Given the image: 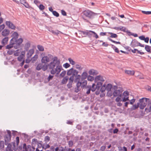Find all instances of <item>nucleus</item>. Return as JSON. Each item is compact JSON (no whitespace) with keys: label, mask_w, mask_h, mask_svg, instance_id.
<instances>
[{"label":"nucleus","mask_w":151,"mask_h":151,"mask_svg":"<svg viewBox=\"0 0 151 151\" xmlns=\"http://www.w3.org/2000/svg\"><path fill=\"white\" fill-rule=\"evenodd\" d=\"M78 71L72 68L70 69L67 70V74L70 76L72 75L68 79V83L67 85L68 88H70L72 87V84L73 81L76 83V87L75 88V92L76 93H78L81 90L80 87L81 85V82L80 81L81 75H78Z\"/></svg>","instance_id":"f257e3e1"},{"label":"nucleus","mask_w":151,"mask_h":151,"mask_svg":"<svg viewBox=\"0 0 151 151\" xmlns=\"http://www.w3.org/2000/svg\"><path fill=\"white\" fill-rule=\"evenodd\" d=\"M11 36L13 37L10 41L9 44L6 47V48L9 49L14 47L15 49H17L20 47L23 41V39L20 38L17 39L19 37V34L16 32H14L13 33Z\"/></svg>","instance_id":"f03ea898"},{"label":"nucleus","mask_w":151,"mask_h":151,"mask_svg":"<svg viewBox=\"0 0 151 151\" xmlns=\"http://www.w3.org/2000/svg\"><path fill=\"white\" fill-rule=\"evenodd\" d=\"M60 64H57V63L53 62H51L49 63L46 65L47 66V69L48 68L50 71V73L51 74L54 75L56 73L58 70H60V67H58V65Z\"/></svg>","instance_id":"7ed1b4c3"},{"label":"nucleus","mask_w":151,"mask_h":151,"mask_svg":"<svg viewBox=\"0 0 151 151\" xmlns=\"http://www.w3.org/2000/svg\"><path fill=\"white\" fill-rule=\"evenodd\" d=\"M7 134L5 135L4 141L5 144L6 145H8V146L6 148V150L8 151H13L11 149L12 145L10 143H9V142L11 140L12 135L11 132L9 130H7Z\"/></svg>","instance_id":"20e7f679"},{"label":"nucleus","mask_w":151,"mask_h":151,"mask_svg":"<svg viewBox=\"0 0 151 151\" xmlns=\"http://www.w3.org/2000/svg\"><path fill=\"white\" fill-rule=\"evenodd\" d=\"M83 15L87 17L90 19H92L98 15L99 14L93 12L92 11L89 10H87L83 11Z\"/></svg>","instance_id":"39448f33"},{"label":"nucleus","mask_w":151,"mask_h":151,"mask_svg":"<svg viewBox=\"0 0 151 151\" xmlns=\"http://www.w3.org/2000/svg\"><path fill=\"white\" fill-rule=\"evenodd\" d=\"M87 81L86 80L84 81L81 82V85L80 87L82 89L84 88H88L87 91L86 92V93L87 94H89L90 93L91 91V86L90 85L87 86Z\"/></svg>","instance_id":"423d86ee"},{"label":"nucleus","mask_w":151,"mask_h":151,"mask_svg":"<svg viewBox=\"0 0 151 151\" xmlns=\"http://www.w3.org/2000/svg\"><path fill=\"white\" fill-rule=\"evenodd\" d=\"M130 45L132 47H135L139 46L141 47H144V45H143L139 42L136 39L133 40L130 43Z\"/></svg>","instance_id":"0eeeda50"},{"label":"nucleus","mask_w":151,"mask_h":151,"mask_svg":"<svg viewBox=\"0 0 151 151\" xmlns=\"http://www.w3.org/2000/svg\"><path fill=\"white\" fill-rule=\"evenodd\" d=\"M145 99V98L144 97L139 100V102L138 103H139V108L141 109H143L147 105Z\"/></svg>","instance_id":"6e6552de"},{"label":"nucleus","mask_w":151,"mask_h":151,"mask_svg":"<svg viewBox=\"0 0 151 151\" xmlns=\"http://www.w3.org/2000/svg\"><path fill=\"white\" fill-rule=\"evenodd\" d=\"M112 29L115 30H119L121 31L126 32L128 34V33H131V32L127 29L125 27L120 26L119 27H112Z\"/></svg>","instance_id":"1a4fd4ad"},{"label":"nucleus","mask_w":151,"mask_h":151,"mask_svg":"<svg viewBox=\"0 0 151 151\" xmlns=\"http://www.w3.org/2000/svg\"><path fill=\"white\" fill-rule=\"evenodd\" d=\"M45 53H42L41 54V56H42V58L41 60V62L42 63L44 64L47 65V63L49 62L50 59L47 56H44L43 57V55H44Z\"/></svg>","instance_id":"9d476101"},{"label":"nucleus","mask_w":151,"mask_h":151,"mask_svg":"<svg viewBox=\"0 0 151 151\" xmlns=\"http://www.w3.org/2000/svg\"><path fill=\"white\" fill-rule=\"evenodd\" d=\"M36 69L37 70L42 69L43 71H45L47 70V66L46 65H43L42 63H39L37 66Z\"/></svg>","instance_id":"9b49d317"},{"label":"nucleus","mask_w":151,"mask_h":151,"mask_svg":"<svg viewBox=\"0 0 151 151\" xmlns=\"http://www.w3.org/2000/svg\"><path fill=\"white\" fill-rule=\"evenodd\" d=\"M122 91L120 90H115L114 91L113 94L114 97L118 96L121 97L122 95Z\"/></svg>","instance_id":"f8f14e48"},{"label":"nucleus","mask_w":151,"mask_h":151,"mask_svg":"<svg viewBox=\"0 0 151 151\" xmlns=\"http://www.w3.org/2000/svg\"><path fill=\"white\" fill-rule=\"evenodd\" d=\"M5 23L6 25L9 28L12 29H15L16 28V26L10 21H6Z\"/></svg>","instance_id":"ddd939ff"},{"label":"nucleus","mask_w":151,"mask_h":151,"mask_svg":"<svg viewBox=\"0 0 151 151\" xmlns=\"http://www.w3.org/2000/svg\"><path fill=\"white\" fill-rule=\"evenodd\" d=\"M88 75V73L86 72H83L81 76L80 81L82 82L83 81H85V80L87 77Z\"/></svg>","instance_id":"4468645a"},{"label":"nucleus","mask_w":151,"mask_h":151,"mask_svg":"<svg viewBox=\"0 0 151 151\" xmlns=\"http://www.w3.org/2000/svg\"><path fill=\"white\" fill-rule=\"evenodd\" d=\"M10 31L7 29H4L1 32V35L4 37H7L10 33Z\"/></svg>","instance_id":"2eb2a0df"},{"label":"nucleus","mask_w":151,"mask_h":151,"mask_svg":"<svg viewBox=\"0 0 151 151\" xmlns=\"http://www.w3.org/2000/svg\"><path fill=\"white\" fill-rule=\"evenodd\" d=\"M20 3L23 4L26 8H30L31 6H29V4L25 0H20Z\"/></svg>","instance_id":"dca6fc26"},{"label":"nucleus","mask_w":151,"mask_h":151,"mask_svg":"<svg viewBox=\"0 0 151 151\" xmlns=\"http://www.w3.org/2000/svg\"><path fill=\"white\" fill-rule=\"evenodd\" d=\"M99 81H101L103 82L104 81V80L102 76L100 75H99L95 78L94 81L95 83H96Z\"/></svg>","instance_id":"f3484780"},{"label":"nucleus","mask_w":151,"mask_h":151,"mask_svg":"<svg viewBox=\"0 0 151 151\" xmlns=\"http://www.w3.org/2000/svg\"><path fill=\"white\" fill-rule=\"evenodd\" d=\"M32 147L30 145H27L26 143H24L23 146L22 151H28V150Z\"/></svg>","instance_id":"a211bd4d"},{"label":"nucleus","mask_w":151,"mask_h":151,"mask_svg":"<svg viewBox=\"0 0 151 151\" xmlns=\"http://www.w3.org/2000/svg\"><path fill=\"white\" fill-rule=\"evenodd\" d=\"M9 40V38L8 37H5L1 41V44L2 45H5L7 44L8 41Z\"/></svg>","instance_id":"6ab92c4d"},{"label":"nucleus","mask_w":151,"mask_h":151,"mask_svg":"<svg viewBox=\"0 0 151 151\" xmlns=\"http://www.w3.org/2000/svg\"><path fill=\"white\" fill-rule=\"evenodd\" d=\"M39 142L36 139H32V147H35V145H37Z\"/></svg>","instance_id":"aec40b11"},{"label":"nucleus","mask_w":151,"mask_h":151,"mask_svg":"<svg viewBox=\"0 0 151 151\" xmlns=\"http://www.w3.org/2000/svg\"><path fill=\"white\" fill-rule=\"evenodd\" d=\"M34 52L33 49H31L30 50L27 54V56L28 58L30 57L34 53Z\"/></svg>","instance_id":"412c9836"},{"label":"nucleus","mask_w":151,"mask_h":151,"mask_svg":"<svg viewBox=\"0 0 151 151\" xmlns=\"http://www.w3.org/2000/svg\"><path fill=\"white\" fill-rule=\"evenodd\" d=\"M125 73L128 75L133 76L134 75L135 71L134 70H126L125 71Z\"/></svg>","instance_id":"4be33fe9"},{"label":"nucleus","mask_w":151,"mask_h":151,"mask_svg":"<svg viewBox=\"0 0 151 151\" xmlns=\"http://www.w3.org/2000/svg\"><path fill=\"white\" fill-rule=\"evenodd\" d=\"M106 90L108 92L111 91V89H113V88H112V85L110 83L108 84L106 86Z\"/></svg>","instance_id":"5701e85b"},{"label":"nucleus","mask_w":151,"mask_h":151,"mask_svg":"<svg viewBox=\"0 0 151 151\" xmlns=\"http://www.w3.org/2000/svg\"><path fill=\"white\" fill-rule=\"evenodd\" d=\"M87 30H86L85 31L82 30L79 31L80 34L81 35L82 37H86L87 36Z\"/></svg>","instance_id":"b1692460"},{"label":"nucleus","mask_w":151,"mask_h":151,"mask_svg":"<svg viewBox=\"0 0 151 151\" xmlns=\"http://www.w3.org/2000/svg\"><path fill=\"white\" fill-rule=\"evenodd\" d=\"M30 47V43L29 42H28L25 44L24 49L26 51L29 50V48Z\"/></svg>","instance_id":"393cba45"},{"label":"nucleus","mask_w":151,"mask_h":151,"mask_svg":"<svg viewBox=\"0 0 151 151\" xmlns=\"http://www.w3.org/2000/svg\"><path fill=\"white\" fill-rule=\"evenodd\" d=\"M69 79L68 76H65L62 80L61 83L62 84H66L67 83Z\"/></svg>","instance_id":"a878e982"},{"label":"nucleus","mask_w":151,"mask_h":151,"mask_svg":"<svg viewBox=\"0 0 151 151\" xmlns=\"http://www.w3.org/2000/svg\"><path fill=\"white\" fill-rule=\"evenodd\" d=\"M139 103L138 102L137 104H135L133 105L131 108V110H134L137 109L139 107Z\"/></svg>","instance_id":"bb28decb"},{"label":"nucleus","mask_w":151,"mask_h":151,"mask_svg":"<svg viewBox=\"0 0 151 151\" xmlns=\"http://www.w3.org/2000/svg\"><path fill=\"white\" fill-rule=\"evenodd\" d=\"M97 83L96 85V87L97 88V89L100 90V88L102 86L103 83L101 82H97Z\"/></svg>","instance_id":"cd10ccee"},{"label":"nucleus","mask_w":151,"mask_h":151,"mask_svg":"<svg viewBox=\"0 0 151 151\" xmlns=\"http://www.w3.org/2000/svg\"><path fill=\"white\" fill-rule=\"evenodd\" d=\"M52 62H53L57 63V64H60V62L59 60H58V58L57 57H55L53 58V60Z\"/></svg>","instance_id":"c85d7f7f"},{"label":"nucleus","mask_w":151,"mask_h":151,"mask_svg":"<svg viewBox=\"0 0 151 151\" xmlns=\"http://www.w3.org/2000/svg\"><path fill=\"white\" fill-rule=\"evenodd\" d=\"M150 46L147 45H146L145 47V49L148 52L151 53V49H150Z\"/></svg>","instance_id":"c756f323"},{"label":"nucleus","mask_w":151,"mask_h":151,"mask_svg":"<svg viewBox=\"0 0 151 151\" xmlns=\"http://www.w3.org/2000/svg\"><path fill=\"white\" fill-rule=\"evenodd\" d=\"M50 146L48 144H47V143H44L43 144L42 149L46 150L47 149L49 148Z\"/></svg>","instance_id":"7c9ffc66"},{"label":"nucleus","mask_w":151,"mask_h":151,"mask_svg":"<svg viewBox=\"0 0 151 151\" xmlns=\"http://www.w3.org/2000/svg\"><path fill=\"white\" fill-rule=\"evenodd\" d=\"M93 31L91 30H87V36L89 38H91L92 37L93 33L92 32H93Z\"/></svg>","instance_id":"2f4dec72"},{"label":"nucleus","mask_w":151,"mask_h":151,"mask_svg":"<svg viewBox=\"0 0 151 151\" xmlns=\"http://www.w3.org/2000/svg\"><path fill=\"white\" fill-rule=\"evenodd\" d=\"M108 33L111 35L110 37L111 38H116L118 37V35L116 34L110 32H108Z\"/></svg>","instance_id":"473e14b6"},{"label":"nucleus","mask_w":151,"mask_h":151,"mask_svg":"<svg viewBox=\"0 0 151 151\" xmlns=\"http://www.w3.org/2000/svg\"><path fill=\"white\" fill-rule=\"evenodd\" d=\"M97 88L96 87V85L95 83H93L92 86H91V91L92 92H94L95 91Z\"/></svg>","instance_id":"72a5a7b5"},{"label":"nucleus","mask_w":151,"mask_h":151,"mask_svg":"<svg viewBox=\"0 0 151 151\" xmlns=\"http://www.w3.org/2000/svg\"><path fill=\"white\" fill-rule=\"evenodd\" d=\"M107 39L109 41L112 42L114 43H115L116 44H121V43L119 42H117V41H116L114 40H112L111 39L110 37H108L107 38Z\"/></svg>","instance_id":"f704fd0d"},{"label":"nucleus","mask_w":151,"mask_h":151,"mask_svg":"<svg viewBox=\"0 0 151 151\" xmlns=\"http://www.w3.org/2000/svg\"><path fill=\"white\" fill-rule=\"evenodd\" d=\"M38 58V56L37 55H35L31 59L32 62L36 61Z\"/></svg>","instance_id":"c9c22d12"},{"label":"nucleus","mask_w":151,"mask_h":151,"mask_svg":"<svg viewBox=\"0 0 151 151\" xmlns=\"http://www.w3.org/2000/svg\"><path fill=\"white\" fill-rule=\"evenodd\" d=\"M37 47L40 51H42L44 50V48L42 46L38 45H37Z\"/></svg>","instance_id":"e433bc0d"},{"label":"nucleus","mask_w":151,"mask_h":151,"mask_svg":"<svg viewBox=\"0 0 151 151\" xmlns=\"http://www.w3.org/2000/svg\"><path fill=\"white\" fill-rule=\"evenodd\" d=\"M145 99L147 104H148V105L151 104V101L150 99L145 98Z\"/></svg>","instance_id":"4c0bfd02"},{"label":"nucleus","mask_w":151,"mask_h":151,"mask_svg":"<svg viewBox=\"0 0 151 151\" xmlns=\"http://www.w3.org/2000/svg\"><path fill=\"white\" fill-rule=\"evenodd\" d=\"M87 78L88 81H92L94 79V77L90 75L88 76Z\"/></svg>","instance_id":"58836bf2"},{"label":"nucleus","mask_w":151,"mask_h":151,"mask_svg":"<svg viewBox=\"0 0 151 151\" xmlns=\"http://www.w3.org/2000/svg\"><path fill=\"white\" fill-rule=\"evenodd\" d=\"M50 140V137L48 136H46L45 137L44 141L46 143L48 142Z\"/></svg>","instance_id":"ea45409f"},{"label":"nucleus","mask_w":151,"mask_h":151,"mask_svg":"<svg viewBox=\"0 0 151 151\" xmlns=\"http://www.w3.org/2000/svg\"><path fill=\"white\" fill-rule=\"evenodd\" d=\"M58 67H60V70L59 71V70H58L56 71V74L57 75L59 74L61 70H63V69L62 68L61 65H60V64L59 65H58Z\"/></svg>","instance_id":"a19ab883"},{"label":"nucleus","mask_w":151,"mask_h":151,"mask_svg":"<svg viewBox=\"0 0 151 151\" xmlns=\"http://www.w3.org/2000/svg\"><path fill=\"white\" fill-rule=\"evenodd\" d=\"M68 60H69L70 63L72 65H74L75 64V62L73 61V60L72 59L70 58H69L68 59Z\"/></svg>","instance_id":"79ce46f5"},{"label":"nucleus","mask_w":151,"mask_h":151,"mask_svg":"<svg viewBox=\"0 0 151 151\" xmlns=\"http://www.w3.org/2000/svg\"><path fill=\"white\" fill-rule=\"evenodd\" d=\"M145 111L147 113L151 112V105L150 106L149 108H146L145 109Z\"/></svg>","instance_id":"37998d69"},{"label":"nucleus","mask_w":151,"mask_h":151,"mask_svg":"<svg viewBox=\"0 0 151 151\" xmlns=\"http://www.w3.org/2000/svg\"><path fill=\"white\" fill-rule=\"evenodd\" d=\"M52 13L54 16L56 17H58L59 16V14L56 11H54Z\"/></svg>","instance_id":"c03bdc74"},{"label":"nucleus","mask_w":151,"mask_h":151,"mask_svg":"<svg viewBox=\"0 0 151 151\" xmlns=\"http://www.w3.org/2000/svg\"><path fill=\"white\" fill-rule=\"evenodd\" d=\"M142 12L144 14L146 15H149L151 14V11H142Z\"/></svg>","instance_id":"a18cd8bd"},{"label":"nucleus","mask_w":151,"mask_h":151,"mask_svg":"<svg viewBox=\"0 0 151 151\" xmlns=\"http://www.w3.org/2000/svg\"><path fill=\"white\" fill-rule=\"evenodd\" d=\"M66 73V71L64 70L60 74V76L62 77H63Z\"/></svg>","instance_id":"49530a36"},{"label":"nucleus","mask_w":151,"mask_h":151,"mask_svg":"<svg viewBox=\"0 0 151 151\" xmlns=\"http://www.w3.org/2000/svg\"><path fill=\"white\" fill-rule=\"evenodd\" d=\"M38 7L41 10H42L45 9V6L42 4H40V5L38 6Z\"/></svg>","instance_id":"de8ad7c7"},{"label":"nucleus","mask_w":151,"mask_h":151,"mask_svg":"<svg viewBox=\"0 0 151 151\" xmlns=\"http://www.w3.org/2000/svg\"><path fill=\"white\" fill-rule=\"evenodd\" d=\"M88 73L90 75H93L94 73V69H91L90 70L88 71Z\"/></svg>","instance_id":"09e8293b"},{"label":"nucleus","mask_w":151,"mask_h":151,"mask_svg":"<svg viewBox=\"0 0 151 151\" xmlns=\"http://www.w3.org/2000/svg\"><path fill=\"white\" fill-rule=\"evenodd\" d=\"M92 33H93V34L94 35L93 36V37H95L96 39H97L99 38V37L97 34L94 31L92 32Z\"/></svg>","instance_id":"8fccbe9b"},{"label":"nucleus","mask_w":151,"mask_h":151,"mask_svg":"<svg viewBox=\"0 0 151 151\" xmlns=\"http://www.w3.org/2000/svg\"><path fill=\"white\" fill-rule=\"evenodd\" d=\"M70 66V65L67 63H65L63 65V66L66 68H68Z\"/></svg>","instance_id":"3c124183"},{"label":"nucleus","mask_w":151,"mask_h":151,"mask_svg":"<svg viewBox=\"0 0 151 151\" xmlns=\"http://www.w3.org/2000/svg\"><path fill=\"white\" fill-rule=\"evenodd\" d=\"M4 147V142L3 141L0 142V147L3 148Z\"/></svg>","instance_id":"603ef678"},{"label":"nucleus","mask_w":151,"mask_h":151,"mask_svg":"<svg viewBox=\"0 0 151 151\" xmlns=\"http://www.w3.org/2000/svg\"><path fill=\"white\" fill-rule=\"evenodd\" d=\"M54 77V76L50 75L47 78V80L48 81H50V80H52Z\"/></svg>","instance_id":"864d4df0"},{"label":"nucleus","mask_w":151,"mask_h":151,"mask_svg":"<svg viewBox=\"0 0 151 151\" xmlns=\"http://www.w3.org/2000/svg\"><path fill=\"white\" fill-rule=\"evenodd\" d=\"M20 52L18 50H17L14 53V55L15 56H17L19 55Z\"/></svg>","instance_id":"5fc2aeb1"},{"label":"nucleus","mask_w":151,"mask_h":151,"mask_svg":"<svg viewBox=\"0 0 151 151\" xmlns=\"http://www.w3.org/2000/svg\"><path fill=\"white\" fill-rule=\"evenodd\" d=\"M5 27V25L4 24L0 25V32H1V31L3 29H4Z\"/></svg>","instance_id":"6e6d98bb"},{"label":"nucleus","mask_w":151,"mask_h":151,"mask_svg":"<svg viewBox=\"0 0 151 151\" xmlns=\"http://www.w3.org/2000/svg\"><path fill=\"white\" fill-rule=\"evenodd\" d=\"M37 148H40L41 147H42V148L43 144H42L41 143H39V142L37 144Z\"/></svg>","instance_id":"4d7b16f0"},{"label":"nucleus","mask_w":151,"mask_h":151,"mask_svg":"<svg viewBox=\"0 0 151 151\" xmlns=\"http://www.w3.org/2000/svg\"><path fill=\"white\" fill-rule=\"evenodd\" d=\"M23 58V57L21 55H19L17 58V60L21 62L22 61Z\"/></svg>","instance_id":"13d9d810"},{"label":"nucleus","mask_w":151,"mask_h":151,"mask_svg":"<svg viewBox=\"0 0 151 151\" xmlns=\"http://www.w3.org/2000/svg\"><path fill=\"white\" fill-rule=\"evenodd\" d=\"M16 145L18 146L19 142V137H16Z\"/></svg>","instance_id":"bf43d9fd"},{"label":"nucleus","mask_w":151,"mask_h":151,"mask_svg":"<svg viewBox=\"0 0 151 151\" xmlns=\"http://www.w3.org/2000/svg\"><path fill=\"white\" fill-rule=\"evenodd\" d=\"M26 50H25L22 51L21 52V54L20 55H21L23 57H24L25 56V53H26Z\"/></svg>","instance_id":"052dcab7"},{"label":"nucleus","mask_w":151,"mask_h":151,"mask_svg":"<svg viewBox=\"0 0 151 151\" xmlns=\"http://www.w3.org/2000/svg\"><path fill=\"white\" fill-rule=\"evenodd\" d=\"M136 53L137 54H139L141 55H143L145 54V53L143 52H141L139 50H138L137 49H136Z\"/></svg>","instance_id":"680f3d73"},{"label":"nucleus","mask_w":151,"mask_h":151,"mask_svg":"<svg viewBox=\"0 0 151 151\" xmlns=\"http://www.w3.org/2000/svg\"><path fill=\"white\" fill-rule=\"evenodd\" d=\"M76 68L79 70H81L82 69V68H81V66L79 64L76 65Z\"/></svg>","instance_id":"e2e57ef3"},{"label":"nucleus","mask_w":151,"mask_h":151,"mask_svg":"<svg viewBox=\"0 0 151 151\" xmlns=\"http://www.w3.org/2000/svg\"><path fill=\"white\" fill-rule=\"evenodd\" d=\"M136 99H133L130 100L129 102V104H130L133 105L134 103L135 102Z\"/></svg>","instance_id":"0e129e2a"},{"label":"nucleus","mask_w":151,"mask_h":151,"mask_svg":"<svg viewBox=\"0 0 151 151\" xmlns=\"http://www.w3.org/2000/svg\"><path fill=\"white\" fill-rule=\"evenodd\" d=\"M73 145V142L72 140H70L68 142V145L69 147H72Z\"/></svg>","instance_id":"69168bd1"},{"label":"nucleus","mask_w":151,"mask_h":151,"mask_svg":"<svg viewBox=\"0 0 151 151\" xmlns=\"http://www.w3.org/2000/svg\"><path fill=\"white\" fill-rule=\"evenodd\" d=\"M124 47L127 50H128V51H130L131 50V48L129 46H125V47Z\"/></svg>","instance_id":"338daca9"},{"label":"nucleus","mask_w":151,"mask_h":151,"mask_svg":"<svg viewBox=\"0 0 151 151\" xmlns=\"http://www.w3.org/2000/svg\"><path fill=\"white\" fill-rule=\"evenodd\" d=\"M106 148V147L105 146H102L100 148V150L102 151H104L105 150Z\"/></svg>","instance_id":"774afa93"}]
</instances>
